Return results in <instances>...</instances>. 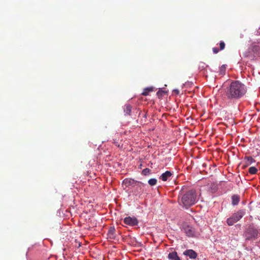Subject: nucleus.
<instances>
[{"label": "nucleus", "instance_id": "2eb2a0df", "mask_svg": "<svg viewBox=\"0 0 260 260\" xmlns=\"http://www.w3.org/2000/svg\"><path fill=\"white\" fill-rule=\"evenodd\" d=\"M245 159L246 160V165H250L252 163L255 161V160L251 156H246L245 157Z\"/></svg>", "mask_w": 260, "mask_h": 260}, {"label": "nucleus", "instance_id": "5701e85b", "mask_svg": "<svg viewBox=\"0 0 260 260\" xmlns=\"http://www.w3.org/2000/svg\"><path fill=\"white\" fill-rule=\"evenodd\" d=\"M174 92H176L177 94H179V91L177 89L174 90Z\"/></svg>", "mask_w": 260, "mask_h": 260}, {"label": "nucleus", "instance_id": "aec40b11", "mask_svg": "<svg viewBox=\"0 0 260 260\" xmlns=\"http://www.w3.org/2000/svg\"><path fill=\"white\" fill-rule=\"evenodd\" d=\"M225 71V65H222L220 69V72L221 74H224Z\"/></svg>", "mask_w": 260, "mask_h": 260}, {"label": "nucleus", "instance_id": "6e6552de", "mask_svg": "<svg viewBox=\"0 0 260 260\" xmlns=\"http://www.w3.org/2000/svg\"><path fill=\"white\" fill-rule=\"evenodd\" d=\"M183 254L192 259L196 258L198 255L197 252L192 249H188L185 250L183 252Z\"/></svg>", "mask_w": 260, "mask_h": 260}, {"label": "nucleus", "instance_id": "f3484780", "mask_svg": "<svg viewBox=\"0 0 260 260\" xmlns=\"http://www.w3.org/2000/svg\"><path fill=\"white\" fill-rule=\"evenodd\" d=\"M151 170L148 168H145L143 169L142 171V174L145 176L149 175L150 174Z\"/></svg>", "mask_w": 260, "mask_h": 260}, {"label": "nucleus", "instance_id": "20e7f679", "mask_svg": "<svg viewBox=\"0 0 260 260\" xmlns=\"http://www.w3.org/2000/svg\"><path fill=\"white\" fill-rule=\"evenodd\" d=\"M258 231L251 226H249L245 232L244 236L247 240H253L256 238Z\"/></svg>", "mask_w": 260, "mask_h": 260}, {"label": "nucleus", "instance_id": "4468645a", "mask_svg": "<svg viewBox=\"0 0 260 260\" xmlns=\"http://www.w3.org/2000/svg\"><path fill=\"white\" fill-rule=\"evenodd\" d=\"M132 111V106L129 105H127L124 106V112L125 114L130 115Z\"/></svg>", "mask_w": 260, "mask_h": 260}, {"label": "nucleus", "instance_id": "f8f14e48", "mask_svg": "<svg viewBox=\"0 0 260 260\" xmlns=\"http://www.w3.org/2000/svg\"><path fill=\"white\" fill-rule=\"evenodd\" d=\"M232 204L233 205H237L240 201V197L238 195H233L232 197Z\"/></svg>", "mask_w": 260, "mask_h": 260}, {"label": "nucleus", "instance_id": "b1692460", "mask_svg": "<svg viewBox=\"0 0 260 260\" xmlns=\"http://www.w3.org/2000/svg\"><path fill=\"white\" fill-rule=\"evenodd\" d=\"M257 48V46H254L253 47V49H255V50H256V49Z\"/></svg>", "mask_w": 260, "mask_h": 260}, {"label": "nucleus", "instance_id": "a211bd4d", "mask_svg": "<svg viewBox=\"0 0 260 260\" xmlns=\"http://www.w3.org/2000/svg\"><path fill=\"white\" fill-rule=\"evenodd\" d=\"M157 183V180L155 178H151L148 180V183L151 186L155 185Z\"/></svg>", "mask_w": 260, "mask_h": 260}, {"label": "nucleus", "instance_id": "393cba45", "mask_svg": "<svg viewBox=\"0 0 260 260\" xmlns=\"http://www.w3.org/2000/svg\"><path fill=\"white\" fill-rule=\"evenodd\" d=\"M114 143L116 145L119 146V145H117V143L116 142L114 141Z\"/></svg>", "mask_w": 260, "mask_h": 260}, {"label": "nucleus", "instance_id": "9b49d317", "mask_svg": "<svg viewBox=\"0 0 260 260\" xmlns=\"http://www.w3.org/2000/svg\"><path fill=\"white\" fill-rule=\"evenodd\" d=\"M115 229L114 227H110L108 232V237L110 239L115 238Z\"/></svg>", "mask_w": 260, "mask_h": 260}, {"label": "nucleus", "instance_id": "dca6fc26", "mask_svg": "<svg viewBox=\"0 0 260 260\" xmlns=\"http://www.w3.org/2000/svg\"><path fill=\"white\" fill-rule=\"evenodd\" d=\"M248 172L250 174H255L257 172V169L255 167H251L249 168Z\"/></svg>", "mask_w": 260, "mask_h": 260}, {"label": "nucleus", "instance_id": "412c9836", "mask_svg": "<svg viewBox=\"0 0 260 260\" xmlns=\"http://www.w3.org/2000/svg\"><path fill=\"white\" fill-rule=\"evenodd\" d=\"M164 91L163 90H162L161 89H159L158 92H157V94L159 96V95H162V93H164Z\"/></svg>", "mask_w": 260, "mask_h": 260}, {"label": "nucleus", "instance_id": "f257e3e1", "mask_svg": "<svg viewBox=\"0 0 260 260\" xmlns=\"http://www.w3.org/2000/svg\"><path fill=\"white\" fill-rule=\"evenodd\" d=\"M225 92L228 99H238L246 93V88L239 81H233L226 87Z\"/></svg>", "mask_w": 260, "mask_h": 260}, {"label": "nucleus", "instance_id": "4be33fe9", "mask_svg": "<svg viewBox=\"0 0 260 260\" xmlns=\"http://www.w3.org/2000/svg\"><path fill=\"white\" fill-rule=\"evenodd\" d=\"M212 50L213 53L215 54H217L219 52V50L216 47L213 48Z\"/></svg>", "mask_w": 260, "mask_h": 260}, {"label": "nucleus", "instance_id": "7ed1b4c3", "mask_svg": "<svg viewBox=\"0 0 260 260\" xmlns=\"http://www.w3.org/2000/svg\"><path fill=\"white\" fill-rule=\"evenodd\" d=\"M245 212L243 210H240L236 213L233 214L232 216L228 218L226 220V223L229 225H232L240 219L245 215Z\"/></svg>", "mask_w": 260, "mask_h": 260}, {"label": "nucleus", "instance_id": "0eeeda50", "mask_svg": "<svg viewBox=\"0 0 260 260\" xmlns=\"http://www.w3.org/2000/svg\"><path fill=\"white\" fill-rule=\"evenodd\" d=\"M123 222L125 224L130 226H135L138 224V220L135 217H126L124 218Z\"/></svg>", "mask_w": 260, "mask_h": 260}, {"label": "nucleus", "instance_id": "39448f33", "mask_svg": "<svg viewBox=\"0 0 260 260\" xmlns=\"http://www.w3.org/2000/svg\"><path fill=\"white\" fill-rule=\"evenodd\" d=\"M123 184L125 186V187H128L131 185L133 186H137V188H139L141 190L142 189V187L144 185V183L142 182L136 181L133 179L127 178L125 179L123 181Z\"/></svg>", "mask_w": 260, "mask_h": 260}, {"label": "nucleus", "instance_id": "423d86ee", "mask_svg": "<svg viewBox=\"0 0 260 260\" xmlns=\"http://www.w3.org/2000/svg\"><path fill=\"white\" fill-rule=\"evenodd\" d=\"M183 231L188 237H192L196 236V231L194 229L192 226L186 223H184L183 224Z\"/></svg>", "mask_w": 260, "mask_h": 260}, {"label": "nucleus", "instance_id": "ddd939ff", "mask_svg": "<svg viewBox=\"0 0 260 260\" xmlns=\"http://www.w3.org/2000/svg\"><path fill=\"white\" fill-rule=\"evenodd\" d=\"M153 89H154V88L153 87H150L146 88L144 89V90L143 92H142V94L144 95V96L148 95L150 92H151V91H153Z\"/></svg>", "mask_w": 260, "mask_h": 260}, {"label": "nucleus", "instance_id": "6ab92c4d", "mask_svg": "<svg viewBox=\"0 0 260 260\" xmlns=\"http://www.w3.org/2000/svg\"><path fill=\"white\" fill-rule=\"evenodd\" d=\"M220 50H222L225 48V43L223 41H220L219 43Z\"/></svg>", "mask_w": 260, "mask_h": 260}, {"label": "nucleus", "instance_id": "f03ea898", "mask_svg": "<svg viewBox=\"0 0 260 260\" xmlns=\"http://www.w3.org/2000/svg\"><path fill=\"white\" fill-rule=\"evenodd\" d=\"M184 189L183 186L180 191L178 202L180 205L188 208L197 202V193L194 189L185 191Z\"/></svg>", "mask_w": 260, "mask_h": 260}, {"label": "nucleus", "instance_id": "1a4fd4ad", "mask_svg": "<svg viewBox=\"0 0 260 260\" xmlns=\"http://www.w3.org/2000/svg\"><path fill=\"white\" fill-rule=\"evenodd\" d=\"M172 174L170 171H167L160 177V179H161L164 181H166L171 176Z\"/></svg>", "mask_w": 260, "mask_h": 260}, {"label": "nucleus", "instance_id": "9d476101", "mask_svg": "<svg viewBox=\"0 0 260 260\" xmlns=\"http://www.w3.org/2000/svg\"><path fill=\"white\" fill-rule=\"evenodd\" d=\"M168 258L170 260H180V257L178 256L177 253L176 251L170 252L168 254Z\"/></svg>", "mask_w": 260, "mask_h": 260}]
</instances>
